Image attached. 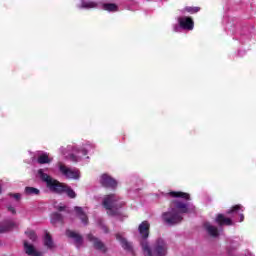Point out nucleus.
Instances as JSON below:
<instances>
[{"label": "nucleus", "instance_id": "13", "mask_svg": "<svg viewBox=\"0 0 256 256\" xmlns=\"http://www.w3.org/2000/svg\"><path fill=\"white\" fill-rule=\"evenodd\" d=\"M204 229L210 235V237H219V228L217 226L211 225L209 222L204 223Z\"/></svg>", "mask_w": 256, "mask_h": 256}, {"label": "nucleus", "instance_id": "16", "mask_svg": "<svg viewBox=\"0 0 256 256\" xmlns=\"http://www.w3.org/2000/svg\"><path fill=\"white\" fill-rule=\"evenodd\" d=\"M116 239L120 242L121 246L125 251H133V245L129 241H127V239L123 238L121 234H116Z\"/></svg>", "mask_w": 256, "mask_h": 256}, {"label": "nucleus", "instance_id": "10", "mask_svg": "<svg viewBox=\"0 0 256 256\" xmlns=\"http://www.w3.org/2000/svg\"><path fill=\"white\" fill-rule=\"evenodd\" d=\"M151 229V224H149L148 221H143L139 227L138 231L141 235V238L143 239L142 241H147L149 239V231Z\"/></svg>", "mask_w": 256, "mask_h": 256}, {"label": "nucleus", "instance_id": "19", "mask_svg": "<svg viewBox=\"0 0 256 256\" xmlns=\"http://www.w3.org/2000/svg\"><path fill=\"white\" fill-rule=\"evenodd\" d=\"M63 193H66V195H67V197H69V199H75V197H77V193H75V190H73L67 184L64 186Z\"/></svg>", "mask_w": 256, "mask_h": 256}, {"label": "nucleus", "instance_id": "29", "mask_svg": "<svg viewBox=\"0 0 256 256\" xmlns=\"http://www.w3.org/2000/svg\"><path fill=\"white\" fill-rule=\"evenodd\" d=\"M173 31H175V33H179L181 31V25H174L173 26Z\"/></svg>", "mask_w": 256, "mask_h": 256}, {"label": "nucleus", "instance_id": "7", "mask_svg": "<svg viewBox=\"0 0 256 256\" xmlns=\"http://www.w3.org/2000/svg\"><path fill=\"white\" fill-rule=\"evenodd\" d=\"M100 185L106 189H117V180L111 177L109 174H102L100 177Z\"/></svg>", "mask_w": 256, "mask_h": 256}, {"label": "nucleus", "instance_id": "15", "mask_svg": "<svg viewBox=\"0 0 256 256\" xmlns=\"http://www.w3.org/2000/svg\"><path fill=\"white\" fill-rule=\"evenodd\" d=\"M74 211H76L77 217H79L80 221H82L84 225L89 224V218L87 217V214H85V211H83L82 207L76 206L74 207Z\"/></svg>", "mask_w": 256, "mask_h": 256}, {"label": "nucleus", "instance_id": "26", "mask_svg": "<svg viewBox=\"0 0 256 256\" xmlns=\"http://www.w3.org/2000/svg\"><path fill=\"white\" fill-rule=\"evenodd\" d=\"M25 233H26L27 237L30 238L31 241H37V234H35V231L30 230Z\"/></svg>", "mask_w": 256, "mask_h": 256}, {"label": "nucleus", "instance_id": "28", "mask_svg": "<svg viewBox=\"0 0 256 256\" xmlns=\"http://www.w3.org/2000/svg\"><path fill=\"white\" fill-rule=\"evenodd\" d=\"M7 211H9V213H11L12 215H17V210L11 205L7 206Z\"/></svg>", "mask_w": 256, "mask_h": 256}, {"label": "nucleus", "instance_id": "1", "mask_svg": "<svg viewBox=\"0 0 256 256\" xmlns=\"http://www.w3.org/2000/svg\"><path fill=\"white\" fill-rule=\"evenodd\" d=\"M185 213H189V205L181 200H173L170 203V211L162 213V221L170 226L179 225Z\"/></svg>", "mask_w": 256, "mask_h": 256}, {"label": "nucleus", "instance_id": "17", "mask_svg": "<svg viewBox=\"0 0 256 256\" xmlns=\"http://www.w3.org/2000/svg\"><path fill=\"white\" fill-rule=\"evenodd\" d=\"M24 249H25L26 255L41 256V253H39V252H37V250H35V246L27 243V241L24 242Z\"/></svg>", "mask_w": 256, "mask_h": 256}, {"label": "nucleus", "instance_id": "27", "mask_svg": "<svg viewBox=\"0 0 256 256\" xmlns=\"http://www.w3.org/2000/svg\"><path fill=\"white\" fill-rule=\"evenodd\" d=\"M9 197H13L16 201H21V194L19 193H9Z\"/></svg>", "mask_w": 256, "mask_h": 256}, {"label": "nucleus", "instance_id": "33", "mask_svg": "<svg viewBox=\"0 0 256 256\" xmlns=\"http://www.w3.org/2000/svg\"><path fill=\"white\" fill-rule=\"evenodd\" d=\"M82 152H83V155H87V150H82Z\"/></svg>", "mask_w": 256, "mask_h": 256}, {"label": "nucleus", "instance_id": "25", "mask_svg": "<svg viewBox=\"0 0 256 256\" xmlns=\"http://www.w3.org/2000/svg\"><path fill=\"white\" fill-rule=\"evenodd\" d=\"M184 11H187V13H199V11H201V8L199 7H185Z\"/></svg>", "mask_w": 256, "mask_h": 256}, {"label": "nucleus", "instance_id": "21", "mask_svg": "<svg viewBox=\"0 0 256 256\" xmlns=\"http://www.w3.org/2000/svg\"><path fill=\"white\" fill-rule=\"evenodd\" d=\"M44 245L48 249H53L54 244H53V238L51 237V234L46 233L45 238H44Z\"/></svg>", "mask_w": 256, "mask_h": 256}, {"label": "nucleus", "instance_id": "2", "mask_svg": "<svg viewBox=\"0 0 256 256\" xmlns=\"http://www.w3.org/2000/svg\"><path fill=\"white\" fill-rule=\"evenodd\" d=\"M243 211V206L241 204H236L226 212V215H230V217H226L225 214H217L215 223L218 227H231L234 225L233 219H237V217L239 223H243L245 221V215L243 214Z\"/></svg>", "mask_w": 256, "mask_h": 256}, {"label": "nucleus", "instance_id": "11", "mask_svg": "<svg viewBox=\"0 0 256 256\" xmlns=\"http://www.w3.org/2000/svg\"><path fill=\"white\" fill-rule=\"evenodd\" d=\"M66 237L74 239L76 247H81V245H83V236L73 230H66Z\"/></svg>", "mask_w": 256, "mask_h": 256}, {"label": "nucleus", "instance_id": "20", "mask_svg": "<svg viewBox=\"0 0 256 256\" xmlns=\"http://www.w3.org/2000/svg\"><path fill=\"white\" fill-rule=\"evenodd\" d=\"M51 223L55 225L57 223H63V215L58 212H55L51 215Z\"/></svg>", "mask_w": 256, "mask_h": 256}, {"label": "nucleus", "instance_id": "22", "mask_svg": "<svg viewBox=\"0 0 256 256\" xmlns=\"http://www.w3.org/2000/svg\"><path fill=\"white\" fill-rule=\"evenodd\" d=\"M25 193L26 195H39L41 193V190L35 188V187H25Z\"/></svg>", "mask_w": 256, "mask_h": 256}, {"label": "nucleus", "instance_id": "5", "mask_svg": "<svg viewBox=\"0 0 256 256\" xmlns=\"http://www.w3.org/2000/svg\"><path fill=\"white\" fill-rule=\"evenodd\" d=\"M102 205L107 209L108 215L115 217V215H119L118 209L125 206V202L121 201V198H119L117 195L110 194L104 198Z\"/></svg>", "mask_w": 256, "mask_h": 256}, {"label": "nucleus", "instance_id": "30", "mask_svg": "<svg viewBox=\"0 0 256 256\" xmlns=\"http://www.w3.org/2000/svg\"><path fill=\"white\" fill-rule=\"evenodd\" d=\"M102 230L104 231V233H109V228L105 225H102Z\"/></svg>", "mask_w": 256, "mask_h": 256}, {"label": "nucleus", "instance_id": "32", "mask_svg": "<svg viewBox=\"0 0 256 256\" xmlns=\"http://www.w3.org/2000/svg\"><path fill=\"white\" fill-rule=\"evenodd\" d=\"M70 158L72 159V161H77V158L73 154L70 155Z\"/></svg>", "mask_w": 256, "mask_h": 256}, {"label": "nucleus", "instance_id": "3", "mask_svg": "<svg viewBox=\"0 0 256 256\" xmlns=\"http://www.w3.org/2000/svg\"><path fill=\"white\" fill-rule=\"evenodd\" d=\"M140 245L144 256H166L167 255V243L163 238H158L153 246V250L149 246L148 241H141Z\"/></svg>", "mask_w": 256, "mask_h": 256}, {"label": "nucleus", "instance_id": "4", "mask_svg": "<svg viewBox=\"0 0 256 256\" xmlns=\"http://www.w3.org/2000/svg\"><path fill=\"white\" fill-rule=\"evenodd\" d=\"M38 175L44 183H46V187L52 192L56 193L57 195H63V191L65 189V183H61L59 180L54 179L53 177L49 176V174L45 173L43 169L38 170Z\"/></svg>", "mask_w": 256, "mask_h": 256}, {"label": "nucleus", "instance_id": "8", "mask_svg": "<svg viewBox=\"0 0 256 256\" xmlns=\"http://www.w3.org/2000/svg\"><path fill=\"white\" fill-rule=\"evenodd\" d=\"M87 239L88 241H90V243L93 244V247L94 249H96V251H101L102 253H105L107 251V246L105 245V243H103L101 239L95 237L93 234H88Z\"/></svg>", "mask_w": 256, "mask_h": 256}, {"label": "nucleus", "instance_id": "24", "mask_svg": "<svg viewBox=\"0 0 256 256\" xmlns=\"http://www.w3.org/2000/svg\"><path fill=\"white\" fill-rule=\"evenodd\" d=\"M82 9H93V7H97L95 2H82Z\"/></svg>", "mask_w": 256, "mask_h": 256}, {"label": "nucleus", "instance_id": "18", "mask_svg": "<svg viewBox=\"0 0 256 256\" xmlns=\"http://www.w3.org/2000/svg\"><path fill=\"white\" fill-rule=\"evenodd\" d=\"M51 161H53V158H49V154L47 153H42L37 157V163L39 165H47L51 163Z\"/></svg>", "mask_w": 256, "mask_h": 256}, {"label": "nucleus", "instance_id": "31", "mask_svg": "<svg viewBox=\"0 0 256 256\" xmlns=\"http://www.w3.org/2000/svg\"><path fill=\"white\" fill-rule=\"evenodd\" d=\"M57 210H58V211H64V210H65V206H59V207L57 208Z\"/></svg>", "mask_w": 256, "mask_h": 256}, {"label": "nucleus", "instance_id": "6", "mask_svg": "<svg viewBox=\"0 0 256 256\" xmlns=\"http://www.w3.org/2000/svg\"><path fill=\"white\" fill-rule=\"evenodd\" d=\"M57 167L62 175L66 177V179H79L81 177V173L78 169H71L67 167L63 162H58Z\"/></svg>", "mask_w": 256, "mask_h": 256}, {"label": "nucleus", "instance_id": "12", "mask_svg": "<svg viewBox=\"0 0 256 256\" xmlns=\"http://www.w3.org/2000/svg\"><path fill=\"white\" fill-rule=\"evenodd\" d=\"M15 229V222L11 220H5L0 223V234L9 233V231H13Z\"/></svg>", "mask_w": 256, "mask_h": 256}, {"label": "nucleus", "instance_id": "23", "mask_svg": "<svg viewBox=\"0 0 256 256\" xmlns=\"http://www.w3.org/2000/svg\"><path fill=\"white\" fill-rule=\"evenodd\" d=\"M102 9H104V11H118L119 10V8L116 6V4H113V3L103 4Z\"/></svg>", "mask_w": 256, "mask_h": 256}, {"label": "nucleus", "instance_id": "9", "mask_svg": "<svg viewBox=\"0 0 256 256\" xmlns=\"http://www.w3.org/2000/svg\"><path fill=\"white\" fill-rule=\"evenodd\" d=\"M178 23H179L181 29H184L186 31H193V27H195L193 19L191 17H187V16L179 17Z\"/></svg>", "mask_w": 256, "mask_h": 256}, {"label": "nucleus", "instance_id": "14", "mask_svg": "<svg viewBox=\"0 0 256 256\" xmlns=\"http://www.w3.org/2000/svg\"><path fill=\"white\" fill-rule=\"evenodd\" d=\"M169 195L174 199H184L185 201H191V195L187 192L171 191L169 192Z\"/></svg>", "mask_w": 256, "mask_h": 256}]
</instances>
